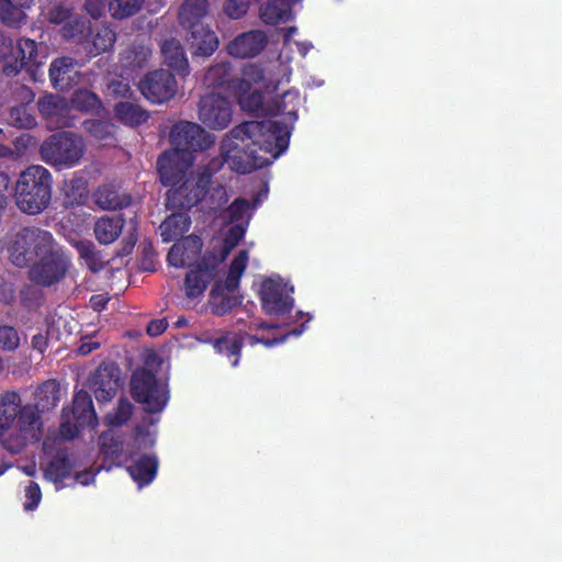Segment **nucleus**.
Instances as JSON below:
<instances>
[{
    "instance_id": "nucleus-40",
    "label": "nucleus",
    "mask_w": 562,
    "mask_h": 562,
    "mask_svg": "<svg viewBox=\"0 0 562 562\" xmlns=\"http://www.w3.org/2000/svg\"><path fill=\"white\" fill-rule=\"evenodd\" d=\"M262 192H258L252 201L245 198H236L226 209V214L231 223H238L247 215L250 217L249 212L255 210L261 202Z\"/></svg>"
},
{
    "instance_id": "nucleus-13",
    "label": "nucleus",
    "mask_w": 562,
    "mask_h": 562,
    "mask_svg": "<svg viewBox=\"0 0 562 562\" xmlns=\"http://www.w3.org/2000/svg\"><path fill=\"white\" fill-rule=\"evenodd\" d=\"M142 94L153 103H164L177 92V81L170 70L158 69L148 72L139 82Z\"/></svg>"
},
{
    "instance_id": "nucleus-31",
    "label": "nucleus",
    "mask_w": 562,
    "mask_h": 562,
    "mask_svg": "<svg viewBox=\"0 0 562 562\" xmlns=\"http://www.w3.org/2000/svg\"><path fill=\"white\" fill-rule=\"evenodd\" d=\"M115 117L124 125L130 127H137L146 123L149 119V113L140 105L128 101H121L114 105Z\"/></svg>"
},
{
    "instance_id": "nucleus-25",
    "label": "nucleus",
    "mask_w": 562,
    "mask_h": 562,
    "mask_svg": "<svg viewBox=\"0 0 562 562\" xmlns=\"http://www.w3.org/2000/svg\"><path fill=\"white\" fill-rule=\"evenodd\" d=\"M190 227L191 217L187 212H173L160 224L159 228L162 241L169 243L172 240H178L179 238L183 237Z\"/></svg>"
},
{
    "instance_id": "nucleus-62",
    "label": "nucleus",
    "mask_w": 562,
    "mask_h": 562,
    "mask_svg": "<svg viewBox=\"0 0 562 562\" xmlns=\"http://www.w3.org/2000/svg\"><path fill=\"white\" fill-rule=\"evenodd\" d=\"M79 427L81 426L77 422L64 420L60 424V434L65 439H74L79 432Z\"/></svg>"
},
{
    "instance_id": "nucleus-58",
    "label": "nucleus",
    "mask_w": 562,
    "mask_h": 562,
    "mask_svg": "<svg viewBox=\"0 0 562 562\" xmlns=\"http://www.w3.org/2000/svg\"><path fill=\"white\" fill-rule=\"evenodd\" d=\"M131 86L123 80H112L108 85V94L114 98H128L132 95Z\"/></svg>"
},
{
    "instance_id": "nucleus-35",
    "label": "nucleus",
    "mask_w": 562,
    "mask_h": 562,
    "mask_svg": "<svg viewBox=\"0 0 562 562\" xmlns=\"http://www.w3.org/2000/svg\"><path fill=\"white\" fill-rule=\"evenodd\" d=\"M100 452L103 462L108 463V468L121 467L123 460V440L120 437L102 434L100 436Z\"/></svg>"
},
{
    "instance_id": "nucleus-49",
    "label": "nucleus",
    "mask_w": 562,
    "mask_h": 562,
    "mask_svg": "<svg viewBox=\"0 0 562 562\" xmlns=\"http://www.w3.org/2000/svg\"><path fill=\"white\" fill-rule=\"evenodd\" d=\"M305 327H306L305 324H301L299 327H295L292 330H289L284 335L280 336V337H274L271 339L265 338V337H258L256 335H248V334H246L245 336L248 337L250 345H252V346L257 345V344H261V345L266 346L267 348H271L277 345L283 344L286 340V338L290 336H295V337L300 336L305 330Z\"/></svg>"
},
{
    "instance_id": "nucleus-57",
    "label": "nucleus",
    "mask_w": 562,
    "mask_h": 562,
    "mask_svg": "<svg viewBox=\"0 0 562 562\" xmlns=\"http://www.w3.org/2000/svg\"><path fill=\"white\" fill-rule=\"evenodd\" d=\"M106 8L110 10V0H86L85 10L93 20H98L105 14Z\"/></svg>"
},
{
    "instance_id": "nucleus-27",
    "label": "nucleus",
    "mask_w": 562,
    "mask_h": 562,
    "mask_svg": "<svg viewBox=\"0 0 562 562\" xmlns=\"http://www.w3.org/2000/svg\"><path fill=\"white\" fill-rule=\"evenodd\" d=\"M125 218L122 214L102 216L94 224V235L100 244L109 245L115 241L122 233Z\"/></svg>"
},
{
    "instance_id": "nucleus-55",
    "label": "nucleus",
    "mask_w": 562,
    "mask_h": 562,
    "mask_svg": "<svg viewBox=\"0 0 562 562\" xmlns=\"http://www.w3.org/2000/svg\"><path fill=\"white\" fill-rule=\"evenodd\" d=\"M71 15V9L65 3L53 5L46 13V19L52 24H61Z\"/></svg>"
},
{
    "instance_id": "nucleus-53",
    "label": "nucleus",
    "mask_w": 562,
    "mask_h": 562,
    "mask_svg": "<svg viewBox=\"0 0 562 562\" xmlns=\"http://www.w3.org/2000/svg\"><path fill=\"white\" fill-rule=\"evenodd\" d=\"M42 499V491L40 485L31 481L25 487V502L23 504L24 510L32 512L36 509Z\"/></svg>"
},
{
    "instance_id": "nucleus-33",
    "label": "nucleus",
    "mask_w": 562,
    "mask_h": 562,
    "mask_svg": "<svg viewBox=\"0 0 562 562\" xmlns=\"http://www.w3.org/2000/svg\"><path fill=\"white\" fill-rule=\"evenodd\" d=\"M16 63L21 69L30 72L35 71L43 63L40 60L37 43L27 37L16 41Z\"/></svg>"
},
{
    "instance_id": "nucleus-43",
    "label": "nucleus",
    "mask_w": 562,
    "mask_h": 562,
    "mask_svg": "<svg viewBox=\"0 0 562 562\" xmlns=\"http://www.w3.org/2000/svg\"><path fill=\"white\" fill-rule=\"evenodd\" d=\"M8 120L11 125L18 128H32L36 125V117L29 104L12 106Z\"/></svg>"
},
{
    "instance_id": "nucleus-46",
    "label": "nucleus",
    "mask_w": 562,
    "mask_h": 562,
    "mask_svg": "<svg viewBox=\"0 0 562 562\" xmlns=\"http://www.w3.org/2000/svg\"><path fill=\"white\" fill-rule=\"evenodd\" d=\"M115 41V33L109 27H102L98 30L92 37V47L90 49V53L97 56L104 52H108L113 47Z\"/></svg>"
},
{
    "instance_id": "nucleus-38",
    "label": "nucleus",
    "mask_w": 562,
    "mask_h": 562,
    "mask_svg": "<svg viewBox=\"0 0 562 562\" xmlns=\"http://www.w3.org/2000/svg\"><path fill=\"white\" fill-rule=\"evenodd\" d=\"M300 105V93L296 90H288L274 100L273 109L269 110L271 115H285L290 120H297Z\"/></svg>"
},
{
    "instance_id": "nucleus-18",
    "label": "nucleus",
    "mask_w": 562,
    "mask_h": 562,
    "mask_svg": "<svg viewBox=\"0 0 562 562\" xmlns=\"http://www.w3.org/2000/svg\"><path fill=\"white\" fill-rule=\"evenodd\" d=\"M159 459L156 453H143L127 468L132 480L139 488L149 485L157 476Z\"/></svg>"
},
{
    "instance_id": "nucleus-6",
    "label": "nucleus",
    "mask_w": 562,
    "mask_h": 562,
    "mask_svg": "<svg viewBox=\"0 0 562 562\" xmlns=\"http://www.w3.org/2000/svg\"><path fill=\"white\" fill-rule=\"evenodd\" d=\"M71 266L68 252L56 241L29 269V279L44 288L59 283Z\"/></svg>"
},
{
    "instance_id": "nucleus-19",
    "label": "nucleus",
    "mask_w": 562,
    "mask_h": 562,
    "mask_svg": "<svg viewBox=\"0 0 562 562\" xmlns=\"http://www.w3.org/2000/svg\"><path fill=\"white\" fill-rule=\"evenodd\" d=\"M187 32V41L194 56L210 57L218 48V37L209 25L191 29Z\"/></svg>"
},
{
    "instance_id": "nucleus-22",
    "label": "nucleus",
    "mask_w": 562,
    "mask_h": 562,
    "mask_svg": "<svg viewBox=\"0 0 562 562\" xmlns=\"http://www.w3.org/2000/svg\"><path fill=\"white\" fill-rule=\"evenodd\" d=\"M22 398L19 392L10 390L0 394V429L1 439L11 431L16 416L22 407Z\"/></svg>"
},
{
    "instance_id": "nucleus-24",
    "label": "nucleus",
    "mask_w": 562,
    "mask_h": 562,
    "mask_svg": "<svg viewBox=\"0 0 562 562\" xmlns=\"http://www.w3.org/2000/svg\"><path fill=\"white\" fill-rule=\"evenodd\" d=\"M210 344L218 355L227 358L232 367L238 366L244 347V336L241 334L226 331L220 337L211 339Z\"/></svg>"
},
{
    "instance_id": "nucleus-63",
    "label": "nucleus",
    "mask_w": 562,
    "mask_h": 562,
    "mask_svg": "<svg viewBox=\"0 0 562 562\" xmlns=\"http://www.w3.org/2000/svg\"><path fill=\"white\" fill-rule=\"evenodd\" d=\"M9 186L10 178L8 173L0 170V210L7 205Z\"/></svg>"
},
{
    "instance_id": "nucleus-8",
    "label": "nucleus",
    "mask_w": 562,
    "mask_h": 562,
    "mask_svg": "<svg viewBox=\"0 0 562 562\" xmlns=\"http://www.w3.org/2000/svg\"><path fill=\"white\" fill-rule=\"evenodd\" d=\"M38 406L25 404L21 407L13 427L16 434L7 432L2 438L3 446L11 452H20L31 440H38L42 436L43 422Z\"/></svg>"
},
{
    "instance_id": "nucleus-29",
    "label": "nucleus",
    "mask_w": 562,
    "mask_h": 562,
    "mask_svg": "<svg viewBox=\"0 0 562 562\" xmlns=\"http://www.w3.org/2000/svg\"><path fill=\"white\" fill-rule=\"evenodd\" d=\"M222 281H215L210 292L211 312L216 316H224L243 303V296L224 293Z\"/></svg>"
},
{
    "instance_id": "nucleus-20",
    "label": "nucleus",
    "mask_w": 562,
    "mask_h": 562,
    "mask_svg": "<svg viewBox=\"0 0 562 562\" xmlns=\"http://www.w3.org/2000/svg\"><path fill=\"white\" fill-rule=\"evenodd\" d=\"M164 64L181 77L189 75L190 67L186 50L177 38H166L160 44Z\"/></svg>"
},
{
    "instance_id": "nucleus-14",
    "label": "nucleus",
    "mask_w": 562,
    "mask_h": 562,
    "mask_svg": "<svg viewBox=\"0 0 562 562\" xmlns=\"http://www.w3.org/2000/svg\"><path fill=\"white\" fill-rule=\"evenodd\" d=\"M121 385V369L114 362L101 363L91 379V387L99 403L110 402Z\"/></svg>"
},
{
    "instance_id": "nucleus-47",
    "label": "nucleus",
    "mask_w": 562,
    "mask_h": 562,
    "mask_svg": "<svg viewBox=\"0 0 562 562\" xmlns=\"http://www.w3.org/2000/svg\"><path fill=\"white\" fill-rule=\"evenodd\" d=\"M133 412V404L125 397L120 398L115 411L108 415L109 425L113 427L122 426L132 417Z\"/></svg>"
},
{
    "instance_id": "nucleus-59",
    "label": "nucleus",
    "mask_w": 562,
    "mask_h": 562,
    "mask_svg": "<svg viewBox=\"0 0 562 562\" xmlns=\"http://www.w3.org/2000/svg\"><path fill=\"white\" fill-rule=\"evenodd\" d=\"M248 262V251L240 250L232 260L228 273L240 277L244 274Z\"/></svg>"
},
{
    "instance_id": "nucleus-1",
    "label": "nucleus",
    "mask_w": 562,
    "mask_h": 562,
    "mask_svg": "<svg viewBox=\"0 0 562 562\" xmlns=\"http://www.w3.org/2000/svg\"><path fill=\"white\" fill-rule=\"evenodd\" d=\"M228 136L231 139L221 145V156L232 170L243 175L272 164L290 143L288 126L272 120L243 122Z\"/></svg>"
},
{
    "instance_id": "nucleus-15",
    "label": "nucleus",
    "mask_w": 562,
    "mask_h": 562,
    "mask_svg": "<svg viewBox=\"0 0 562 562\" xmlns=\"http://www.w3.org/2000/svg\"><path fill=\"white\" fill-rule=\"evenodd\" d=\"M265 32L252 30L237 35L226 47L227 53L236 58H251L259 55L267 46Z\"/></svg>"
},
{
    "instance_id": "nucleus-39",
    "label": "nucleus",
    "mask_w": 562,
    "mask_h": 562,
    "mask_svg": "<svg viewBox=\"0 0 562 562\" xmlns=\"http://www.w3.org/2000/svg\"><path fill=\"white\" fill-rule=\"evenodd\" d=\"M74 59L70 57H59L53 60L49 66V78L53 86L57 89H64V82L71 79L74 71Z\"/></svg>"
},
{
    "instance_id": "nucleus-30",
    "label": "nucleus",
    "mask_w": 562,
    "mask_h": 562,
    "mask_svg": "<svg viewBox=\"0 0 562 562\" xmlns=\"http://www.w3.org/2000/svg\"><path fill=\"white\" fill-rule=\"evenodd\" d=\"M74 463L65 450H58L44 468V476L54 483H61L71 474Z\"/></svg>"
},
{
    "instance_id": "nucleus-5",
    "label": "nucleus",
    "mask_w": 562,
    "mask_h": 562,
    "mask_svg": "<svg viewBox=\"0 0 562 562\" xmlns=\"http://www.w3.org/2000/svg\"><path fill=\"white\" fill-rule=\"evenodd\" d=\"M130 393L132 398L142 404L144 411L149 414L162 412L169 401L167 385L158 380L156 373L144 367L132 373Z\"/></svg>"
},
{
    "instance_id": "nucleus-21",
    "label": "nucleus",
    "mask_w": 562,
    "mask_h": 562,
    "mask_svg": "<svg viewBox=\"0 0 562 562\" xmlns=\"http://www.w3.org/2000/svg\"><path fill=\"white\" fill-rule=\"evenodd\" d=\"M209 13L210 3L207 0H184L178 13L179 24L186 31L203 26Z\"/></svg>"
},
{
    "instance_id": "nucleus-4",
    "label": "nucleus",
    "mask_w": 562,
    "mask_h": 562,
    "mask_svg": "<svg viewBox=\"0 0 562 562\" xmlns=\"http://www.w3.org/2000/svg\"><path fill=\"white\" fill-rule=\"evenodd\" d=\"M86 153L83 138L69 131L49 135L40 146L41 159L57 169L77 166Z\"/></svg>"
},
{
    "instance_id": "nucleus-36",
    "label": "nucleus",
    "mask_w": 562,
    "mask_h": 562,
    "mask_svg": "<svg viewBox=\"0 0 562 562\" xmlns=\"http://www.w3.org/2000/svg\"><path fill=\"white\" fill-rule=\"evenodd\" d=\"M72 415L80 426H85L97 419L92 397L89 392L80 390L75 393L72 400Z\"/></svg>"
},
{
    "instance_id": "nucleus-56",
    "label": "nucleus",
    "mask_w": 562,
    "mask_h": 562,
    "mask_svg": "<svg viewBox=\"0 0 562 562\" xmlns=\"http://www.w3.org/2000/svg\"><path fill=\"white\" fill-rule=\"evenodd\" d=\"M248 11L247 0H226L224 3V12L232 19H240Z\"/></svg>"
},
{
    "instance_id": "nucleus-48",
    "label": "nucleus",
    "mask_w": 562,
    "mask_h": 562,
    "mask_svg": "<svg viewBox=\"0 0 562 562\" xmlns=\"http://www.w3.org/2000/svg\"><path fill=\"white\" fill-rule=\"evenodd\" d=\"M238 103L244 111L256 114L265 112V97L263 93L259 90L243 93L239 97Z\"/></svg>"
},
{
    "instance_id": "nucleus-28",
    "label": "nucleus",
    "mask_w": 562,
    "mask_h": 562,
    "mask_svg": "<svg viewBox=\"0 0 562 562\" xmlns=\"http://www.w3.org/2000/svg\"><path fill=\"white\" fill-rule=\"evenodd\" d=\"M94 202L103 210H116L128 206L132 198L120 193L113 184H102L93 193Z\"/></svg>"
},
{
    "instance_id": "nucleus-23",
    "label": "nucleus",
    "mask_w": 562,
    "mask_h": 562,
    "mask_svg": "<svg viewBox=\"0 0 562 562\" xmlns=\"http://www.w3.org/2000/svg\"><path fill=\"white\" fill-rule=\"evenodd\" d=\"M179 159L180 155L171 150H166L158 157L157 167L164 186L175 187L184 178V168L180 166Z\"/></svg>"
},
{
    "instance_id": "nucleus-64",
    "label": "nucleus",
    "mask_w": 562,
    "mask_h": 562,
    "mask_svg": "<svg viewBox=\"0 0 562 562\" xmlns=\"http://www.w3.org/2000/svg\"><path fill=\"white\" fill-rule=\"evenodd\" d=\"M89 303L93 311L101 312L106 307L109 297L105 294H93Z\"/></svg>"
},
{
    "instance_id": "nucleus-44",
    "label": "nucleus",
    "mask_w": 562,
    "mask_h": 562,
    "mask_svg": "<svg viewBox=\"0 0 562 562\" xmlns=\"http://www.w3.org/2000/svg\"><path fill=\"white\" fill-rule=\"evenodd\" d=\"M83 127L98 140H108L114 136L115 126L109 121L89 119L83 122Z\"/></svg>"
},
{
    "instance_id": "nucleus-10",
    "label": "nucleus",
    "mask_w": 562,
    "mask_h": 562,
    "mask_svg": "<svg viewBox=\"0 0 562 562\" xmlns=\"http://www.w3.org/2000/svg\"><path fill=\"white\" fill-rule=\"evenodd\" d=\"M225 259V256L218 257L215 251H206L204 255L190 267L186 279V295L190 299L201 296L209 284L216 278L218 267Z\"/></svg>"
},
{
    "instance_id": "nucleus-17",
    "label": "nucleus",
    "mask_w": 562,
    "mask_h": 562,
    "mask_svg": "<svg viewBox=\"0 0 562 562\" xmlns=\"http://www.w3.org/2000/svg\"><path fill=\"white\" fill-rule=\"evenodd\" d=\"M38 110L54 128L74 126V117L69 115L67 102L56 95H47L38 100Z\"/></svg>"
},
{
    "instance_id": "nucleus-41",
    "label": "nucleus",
    "mask_w": 562,
    "mask_h": 562,
    "mask_svg": "<svg viewBox=\"0 0 562 562\" xmlns=\"http://www.w3.org/2000/svg\"><path fill=\"white\" fill-rule=\"evenodd\" d=\"M72 106L80 112H94L102 108V102L99 95L86 88H79L74 91L71 95Z\"/></svg>"
},
{
    "instance_id": "nucleus-52",
    "label": "nucleus",
    "mask_w": 562,
    "mask_h": 562,
    "mask_svg": "<svg viewBox=\"0 0 562 562\" xmlns=\"http://www.w3.org/2000/svg\"><path fill=\"white\" fill-rule=\"evenodd\" d=\"M248 225V220L246 223H234L233 226H231L225 235L224 238V245L226 248V251L237 246L240 240L244 238L246 234V226ZM227 252L223 254L222 256H226Z\"/></svg>"
},
{
    "instance_id": "nucleus-3",
    "label": "nucleus",
    "mask_w": 562,
    "mask_h": 562,
    "mask_svg": "<svg viewBox=\"0 0 562 562\" xmlns=\"http://www.w3.org/2000/svg\"><path fill=\"white\" fill-rule=\"evenodd\" d=\"M56 243L53 234L37 226H25L10 238L7 250L10 261L19 268L33 265Z\"/></svg>"
},
{
    "instance_id": "nucleus-16",
    "label": "nucleus",
    "mask_w": 562,
    "mask_h": 562,
    "mask_svg": "<svg viewBox=\"0 0 562 562\" xmlns=\"http://www.w3.org/2000/svg\"><path fill=\"white\" fill-rule=\"evenodd\" d=\"M202 246V239L198 235L192 234L187 237H181V239L170 248L167 260L170 266L176 268H190L194 265L192 262L201 254Z\"/></svg>"
},
{
    "instance_id": "nucleus-11",
    "label": "nucleus",
    "mask_w": 562,
    "mask_h": 562,
    "mask_svg": "<svg viewBox=\"0 0 562 562\" xmlns=\"http://www.w3.org/2000/svg\"><path fill=\"white\" fill-rule=\"evenodd\" d=\"M170 142L175 147L171 151L191 154L209 149L214 144V136L196 123L182 121L172 126Z\"/></svg>"
},
{
    "instance_id": "nucleus-42",
    "label": "nucleus",
    "mask_w": 562,
    "mask_h": 562,
    "mask_svg": "<svg viewBox=\"0 0 562 562\" xmlns=\"http://www.w3.org/2000/svg\"><path fill=\"white\" fill-rule=\"evenodd\" d=\"M145 0H110V13L115 20H124L135 15Z\"/></svg>"
},
{
    "instance_id": "nucleus-34",
    "label": "nucleus",
    "mask_w": 562,
    "mask_h": 562,
    "mask_svg": "<svg viewBox=\"0 0 562 562\" xmlns=\"http://www.w3.org/2000/svg\"><path fill=\"white\" fill-rule=\"evenodd\" d=\"M38 411L42 413L54 409L60 401V385L57 380L49 379L44 381L35 391Z\"/></svg>"
},
{
    "instance_id": "nucleus-60",
    "label": "nucleus",
    "mask_w": 562,
    "mask_h": 562,
    "mask_svg": "<svg viewBox=\"0 0 562 562\" xmlns=\"http://www.w3.org/2000/svg\"><path fill=\"white\" fill-rule=\"evenodd\" d=\"M243 77L248 82L259 83L265 79V70L260 65L247 64L243 68Z\"/></svg>"
},
{
    "instance_id": "nucleus-9",
    "label": "nucleus",
    "mask_w": 562,
    "mask_h": 562,
    "mask_svg": "<svg viewBox=\"0 0 562 562\" xmlns=\"http://www.w3.org/2000/svg\"><path fill=\"white\" fill-rule=\"evenodd\" d=\"M293 290L292 285L280 278L263 280L259 291L262 311L269 316L291 313L294 305Z\"/></svg>"
},
{
    "instance_id": "nucleus-2",
    "label": "nucleus",
    "mask_w": 562,
    "mask_h": 562,
    "mask_svg": "<svg viewBox=\"0 0 562 562\" xmlns=\"http://www.w3.org/2000/svg\"><path fill=\"white\" fill-rule=\"evenodd\" d=\"M53 175L41 166L31 165L20 172L14 184L18 209L29 215H37L48 207L53 193Z\"/></svg>"
},
{
    "instance_id": "nucleus-50",
    "label": "nucleus",
    "mask_w": 562,
    "mask_h": 562,
    "mask_svg": "<svg viewBox=\"0 0 562 562\" xmlns=\"http://www.w3.org/2000/svg\"><path fill=\"white\" fill-rule=\"evenodd\" d=\"M151 50L144 45H133L126 50L125 58L128 60V65L133 68H143L149 57Z\"/></svg>"
},
{
    "instance_id": "nucleus-51",
    "label": "nucleus",
    "mask_w": 562,
    "mask_h": 562,
    "mask_svg": "<svg viewBox=\"0 0 562 562\" xmlns=\"http://www.w3.org/2000/svg\"><path fill=\"white\" fill-rule=\"evenodd\" d=\"M20 346V335L13 326H0V349L14 351Z\"/></svg>"
},
{
    "instance_id": "nucleus-12",
    "label": "nucleus",
    "mask_w": 562,
    "mask_h": 562,
    "mask_svg": "<svg viewBox=\"0 0 562 562\" xmlns=\"http://www.w3.org/2000/svg\"><path fill=\"white\" fill-rule=\"evenodd\" d=\"M198 117L206 127L222 131L232 122V103L224 95L207 93L200 99Z\"/></svg>"
},
{
    "instance_id": "nucleus-54",
    "label": "nucleus",
    "mask_w": 562,
    "mask_h": 562,
    "mask_svg": "<svg viewBox=\"0 0 562 562\" xmlns=\"http://www.w3.org/2000/svg\"><path fill=\"white\" fill-rule=\"evenodd\" d=\"M41 299V291L32 284H26L20 290L21 304L26 308L38 306Z\"/></svg>"
},
{
    "instance_id": "nucleus-7",
    "label": "nucleus",
    "mask_w": 562,
    "mask_h": 562,
    "mask_svg": "<svg viewBox=\"0 0 562 562\" xmlns=\"http://www.w3.org/2000/svg\"><path fill=\"white\" fill-rule=\"evenodd\" d=\"M213 173L205 168L196 175L187 177L179 187L167 192V207L170 210L189 211L198 205L210 189Z\"/></svg>"
},
{
    "instance_id": "nucleus-37",
    "label": "nucleus",
    "mask_w": 562,
    "mask_h": 562,
    "mask_svg": "<svg viewBox=\"0 0 562 562\" xmlns=\"http://www.w3.org/2000/svg\"><path fill=\"white\" fill-rule=\"evenodd\" d=\"M260 19L270 25L288 22L292 19L291 5L280 0H269L260 7Z\"/></svg>"
},
{
    "instance_id": "nucleus-45",
    "label": "nucleus",
    "mask_w": 562,
    "mask_h": 562,
    "mask_svg": "<svg viewBox=\"0 0 562 562\" xmlns=\"http://www.w3.org/2000/svg\"><path fill=\"white\" fill-rule=\"evenodd\" d=\"M24 18L23 11L11 0H0V23L10 27H16Z\"/></svg>"
},
{
    "instance_id": "nucleus-61",
    "label": "nucleus",
    "mask_w": 562,
    "mask_h": 562,
    "mask_svg": "<svg viewBox=\"0 0 562 562\" xmlns=\"http://www.w3.org/2000/svg\"><path fill=\"white\" fill-rule=\"evenodd\" d=\"M167 327H168V323L166 319H151L146 327V333L150 337H157V336L161 335L162 333H165Z\"/></svg>"
},
{
    "instance_id": "nucleus-26",
    "label": "nucleus",
    "mask_w": 562,
    "mask_h": 562,
    "mask_svg": "<svg viewBox=\"0 0 562 562\" xmlns=\"http://www.w3.org/2000/svg\"><path fill=\"white\" fill-rule=\"evenodd\" d=\"M236 76L231 61H220L209 67L204 75V83L211 88L229 90L235 86Z\"/></svg>"
},
{
    "instance_id": "nucleus-32",
    "label": "nucleus",
    "mask_w": 562,
    "mask_h": 562,
    "mask_svg": "<svg viewBox=\"0 0 562 562\" xmlns=\"http://www.w3.org/2000/svg\"><path fill=\"white\" fill-rule=\"evenodd\" d=\"M76 249L79 258L93 273L102 271L110 263V259L91 240H79L76 244Z\"/></svg>"
}]
</instances>
